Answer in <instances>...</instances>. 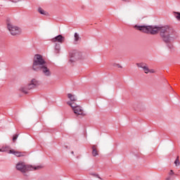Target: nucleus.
<instances>
[{"label": "nucleus", "instance_id": "20", "mask_svg": "<svg viewBox=\"0 0 180 180\" xmlns=\"http://www.w3.org/2000/svg\"><path fill=\"white\" fill-rule=\"evenodd\" d=\"M18 137H19V134H15L13 136V141H16L18 140Z\"/></svg>", "mask_w": 180, "mask_h": 180}, {"label": "nucleus", "instance_id": "25", "mask_svg": "<svg viewBox=\"0 0 180 180\" xmlns=\"http://www.w3.org/2000/svg\"><path fill=\"white\" fill-rule=\"evenodd\" d=\"M116 67H118V68H122V66L120 64H115Z\"/></svg>", "mask_w": 180, "mask_h": 180}, {"label": "nucleus", "instance_id": "2", "mask_svg": "<svg viewBox=\"0 0 180 180\" xmlns=\"http://www.w3.org/2000/svg\"><path fill=\"white\" fill-rule=\"evenodd\" d=\"M32 70L36 72L41 71L45 77H51V71L49 68H47L46 60L43 59V56L40 54H37L34 56Z\"/></svg>", "mask_w": 180, "mask_h": 180}, {"label": "nucleus", "instance_id": "22", "mask_svg": "<svg viewBox=\"0 0 180 180\" xmlns=\"http://www.w3.org/2000/svg\"><path fill=\"white\" fill-rule=\"evenodd\" d=\"M175 173L174 172V170H170L169 175H174Z\"/></svg>", "mask_w": 180, "mask_h": 180}, {"label": "nucleus", "instance_id": "7", "mask_svg": "<svg viewBox=\"0 0 180 180\" xmlns=\"http://www.w3.org/2000/svg\"><path fill=\"white\" fill-rule=\"evenodd\" d=\"M70 62L74 63L75 60H81V58H82V53L77 50H73L70 52Z\"/></svg>", "mask_w": 180, "mask_h": 180}, {"label": "nucleus", "instance_id": "15", "mask_svg": "<svg viewBox=\"0 0 180 180\" xmlns=\"http://www.w3.org/2000/svg\"><path fill=\"white\" fill-rule=\"evenodd\" d=\"M137 67H139V68H144V67H146L147 65V64L144 63H136Z\"/></svg>", "mask_w": 180, "mask_h": 180}, {"label": "nucleus", "instance_id": "13", "mask_svg": "<svg viewBox=\"0 0 180 180\" xmlns=\"http://www.w3.org/2000/svg\"><path fill=\"white\" fill-rule=\"evenodd\" d=\"M173 15L177 20H180V12L174 11Z\"/></svg>", "mask_w": 180, "mask_h": 180}, {"label": "nucleus", "instance_id": "24", "mask_svg": "<svg viewBox=\"0 0 180 180\" xmlns=\"http://www.w3.org/2000/svg\"><path fill=\"white\" fill-rule=\"evenodd\" d=\"M149 72H151L152 74H154L155 72V71H154V70H149Z\"/></svg>", "mask_w": 180, "mask_h": 180}, {"label": "nucleus", "instance_id": "26", "mask_svg": "<svg viewBox=\"0 0 180 180\" xmlns=\"http://www.w3.org/2000/svg\"><path fill=\"white\" fill-rule=\"evenodd\" d=\"M172 178L171 177V176H168L167 179H166V180H172Z\"/></svg>", "mask_w": 180, "mask_h": 180}, {"label": "nucleus", "instance_id": "4", "mask_svg": "<svg viewBox=\"0 0 180 180\" xmlns=\"http://www.w3.org/2000/svg\"><path fill=\"white\" fill-rule=\"evenodd\" d=\"M39 85V81L36 79H32L30 82L25 85L22 86L20 88V92H22V94H25L27 95L29 94V91H32V89H35Z\"/></svg>", "mask_w": 180, "mask_h": 180}, {"label": "nucleus", "instance_id": "9", "mask_svg": "<svg viewBox=\"0 0 180 180\" xmlns=\"http://www.w3.org/2000/svg\"><path fill=\"white\" fill-rule=\"evenodd\" d=\"M10 154H13L15 157H25L26 152H20L15 150H10Z\"/></svg>", "mask_w": 180, "mask_h": 180}, {"label": "nucleus", "instance_id": "18", "mask_svg": "<svg viewBox=\"0 0 180 180\" xmlns=\"http://www.w3.org/2000/svg\"><path fill=\"white\" fill-rule=\"evenodd\" d=\"M90 175H91L92 176H94L95 178H98V179H102V178L99 176V174H96V173L91 172L90 173Z\"/></svg>", "mask_w": 180, "mask_h": 180}, {"label": "nucleus", "instance_id": "17", "mask_svg": "<svg viewBox=\"0 0 180 180\" xmlns=\"http://www.w3.org/2000/svg\"><path fill=\"white\" fill-rule=\"evenodd\" d=\"M174 164H175L176 167L180 166L179 157L176 158V159L174 161Z\"/></svg>", "mask_w": 180, "mask_h": 180}, {"label": "nucleus", "instance_id": "19", "mask_svg": "<svg viewBox=\"0 0 180 180\" xmlns=\"http://www.w3.org/2000/svg\"><path fill=\"white\" fill-rule=\"evenodd\" d=\"M145 74H148V72H150V69L146 66H145L143 68Z\"/></svg>", "mask_w": 180, "mask_h": 180}, {"label": "nucleus", "instance_id": "14", "mask_svg": "<svg viewBox=\"0 0 180 180\" xmlns=\"http://www.w3.org/2000/svg\"><path fill=\"white\" fill-rule=\"evenodd\" d=\"M38 12L41 14V15H47V12H46L43 8H41V7H39L38 8Z\"/></svg>", "mask_w": 180, "mask_h": 180}, {"label": "nucleus", "instance_id": "28", "mask_svg": "<svg viewBox=\"0 0 180 180\" xmlns=\"http://www.w3.org/2000/svg\"><path fill=\"white\" fill-rule=\"evenodd\" d=\"M71 154H74V151H72V152H71Z\"/></svg>", "mask_w": 180, "mask_h": 180}, {"label": "nucleus", "instance_id": "21", "mask_svg": "<svg viewBox=\"0 0 180 180\" xmlns=\"http://www.w3.org/2000/svg\"><path fill=\"white\" fill-rule=\"evenodd\" d=\"M6 151H7L6 148H0V153H5Z\"/></svg>", "mask_w": 180, "mask_h": 180}, {"label": "nucleus", "instance_id": "16", "mask_svg": "<svg viewBox=\"0 0 180 180\" xmlns=\"http://www.w3.org/2000/svg\"><path fill=\"white\" fill-rule=\"evenodd\" d=\"M60 44H56L55 46L56 53H60Z\"/></svg>", "mask_w": 180, "mask_h": 180}, {"label": "nucleus", "instance_id": "10", "mask_svg": "<svg viewBox=\"0 0 180 180\" xmlns=\"http://www.w3.org/2000/svg\"><path fill=\"white\" fill-rule=\"evenodd\" d=\"M68 98L70 99V101H68V102H70L71 103H75V102H77V96H75V95H72V94H68Z\"/></svg>", "mask_w": 180, "mask_h": 180}, {"label": "nucleus", "instance_id": "12", "mask_svg": "<svg viewBox=\"0 0 180 180\" xmlns=\"http://www.w3.org/2000/svg\"><path fill=\"white\" fill-rule=\"evenodd\" d=\"M98 150H96V146L94 145L92 146V155L93 157H96L98 155Z\"/></svg>", "mask_w": 180, "mask_h": 180}, {"label": "nucleus", "instance_id": "5", "mask_svg": "<svg viewBox=\"0 0 180 180\" xmlns=\"http://www.w3.org/2000/svg\"><path fill=\"white\" fill-rule=\"evenodd\" d=\"M67 103L69 105V106L72 108L75 115H76L77 116H85L84 110L81 106L77 105V103H72L71 102H68Z\"/></svg>", "mask_w": 180, "mask_h": 180}, {"label": "nucleus", "instance_id": "1", "mask_svg": "<svg viewBox=\"0 0 180 180\" xmlns=\"http://www.w3.org/2000/svg\"><path fill=\"white\" fill-rule=\"evenodd\" d=\"M136 30H139L143 33H146L147 34H157L158 32H160V36L167 44L168 49L172 50L174 49V45L172 44L175 40L178 39V32L175 31V30L169 25L163 26V27H157L152 25H137L134 26Z\"/></svg>", "mask_w": 180, "mask_h": 180}, {"label": "nucleus", "instance_id": "8", "mask_svg": "<svg viewBox=\"0 0 180 180\" xmlns=\"http://www.w3.org/2000/svg\"><path fill=\"white\" fill-rule=\"evenodd\" d=\"M65 40V37H63L61 34H58V36L55 37L51 39L52 43H64V41Z\"/></svg>", "mask_w": 180, "mask_h": 180}, {"label": "nucleus", "instance_id": "27", "mask_svg": "<svg viewBox=\"0 0 180 180\" xmlns=\"http://www.w3.org/2000/svg\"><path fill=\"white\" fill-rule=\"evenodd\" d=\"M125 2H130L131 0H123Z\"/></svg>", "mask_w": 180, "mask_h": 180}, {"label": "nucleus", "instance_id": "11", "mask_svg": "<svg viewBox=\"0 0 180 180\" xmlns=\"http://www.w3.org/2000/svg\"><path fill=\"white\" fill-rule=\"evenodd\" d=\"M75 39H74V44H78V41L81 39L79 37V34L77 32L75 33L74 35Z\"/></svg>", "mask_w": 180, "mask_h": 180}, {"label": "nucleus", "instance_id": "23", "mask_svg": "<svg viewBox=\"0 0 180 180\" xmlns=\"http://www.w3.org/2000/svg\"><path fill=\"white\" fill-rule=\"evenodd\" d=\"M9 1H11V2H13L14 4L19 2V0H9Z\"/></svg>", "mask_w": 180, "mask_h": 180}, {"label": "nucleus", "instance_id": "3", "mask_svg": "<svg viewBox=\"0 0 180 180\" xmlns=\"http://www.w3.org/2000/svg\"><path fill=\"white\" fill-rule=\"evenodd\" d=\"M41 167L40 166H32L30 165H26L23 162H19L16 165V169L18 171H20V172H26L27 171H36L37 169H40Z\"/></svg>", "mask_w": 180, "mask_h": 180}, {"label": "nucleus", "instance_id": "6", "mask_svg": "<svg viewBox=\"0 0 180 180\" xmlns=\"http://www.w3.org/2000/svg\"><path fill=\"white\" fill-rule=\"evenodd\" d=\"M7 29H8L12 36H17V34L22 33V30L19 27L15 26L11 23L7 24Z\"/></svg>", "mask_w": 180, "mask_h": 180}]
</instances>
